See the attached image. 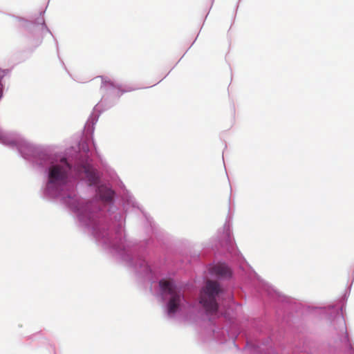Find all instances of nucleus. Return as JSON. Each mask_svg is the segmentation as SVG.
I'll return each mask as SVG.
<instances>
[{"mask_svg":"<svg viewBox=\"0 0 354 354\" xmlns=\"http://www.w3.org/2000/svg\"><path fill=\"white\" fill-rule=\"evenodd\" d=\"M223 290L219 283L212 280H207L205 285L201 289L199 302L209 314H215L218 308L217 298Z\"/></svg>","mask_w":354,"mask_h":354,"instance_id":"nucleus-1","label":"nucleus"},{"mask_svg":"<svg viewBox=\"0 0 354 354\" xmlns=\"http://www.w3.org/2000/svg\"><path fill=\"white\" fill-rule=\"evenodd\" d=\"M159 283L161 289L171 295L167 304L168 313L174 314L178 310L183 298L181 289L173 281L161 280Z\"/></svg>","mask_w":354,"mask_h":354,"instance_id":"nucleus-2","label":"nucleus"},{"mask_svg":"<svg viewBox=\"0 0 354 354\" xmlns=\"http://www.w3.org/2000/svg\"><path fill=\"white\" fill-rule=\"evenodd\" d=\"M70 170L71 166L65 158H62L59 163L52 165L49 169L48 185L64 184Z\"/></svg>","mask_w":354,"mask_h":354,"instance_id":"nucleus-3","label":"nucleus"},{"mask_svg":"<svg viewBox=\"0 0 354 354\" xmlns=\"http://www.w3.org/2000/svg\"><path fill=\"white\" fill-rule=\"evenodd\" d=\"M211 273L221 277H229L231 275V272L229 268L226 265L222 263L217 264L212 267L211 269Z\"/></svg>","mask_w":354,"mask_h":354,"instance_id":"nucleus-4","label":"nucleus"},{"mask_svg":"<svg viewBox=\"0 0 354 354\" xmlns=\"http://www.w3.org/2000/svg\"><path fill=\"white\" fill-rule=\"evenodd\" d=\"M98 194L100 197L105 201H111L113 196V192L111 189L102 186L99 187Z\"/></svg>","mask_w":354,"mask_h":354,"instance_id":"nucleus-5","label":"nucleus"}]
</instances>
